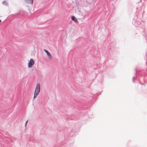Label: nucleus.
Instances as JSON below:
<instances>
[{"instance_id": "nucleus-1", "label": "nucleus", "mask_w": 147, "mask_h": 147, "mask_svg": "<svg viewBox=\"0 0 147 147\" xmlns=\"http://www.w3.org/2000/svg\"><path fill=\"white\" fill-rule=\"evenodd\" d=\"M40 90V85L37 84L36 86V89L34 94V98H35L39 93Z\"/></svg>"}, {"instance_id": "nucleus-2", "label": "nucleus", "mask_w": 147, "mask_h": 147, "mask_svg": "<svg viewBox=\"0 0 147 147\" xmlns=\"http://www.w3.org/2000/svg\"><path fill=\"white\" fill-rule=\"evenodd\" d=\"M34 62L33 59H31L28 63V67L29 68H31L32 66L34 65Z\"/></svg>"}, {"instance_id": "nucleus-3", "label": "nucleus", "mask_w": 147, "mask_h": 147, "mask_svg": "<svg viewBox=\"0 0 147 147\" xmlns=\"http://www.w3.org/2000/svg\"><path fill=\"white\" fill-rule=\"evenodd\" d=\"M44 51L45 52L47 53L48 57L50 59H51L52 58V56L50 53L47 50L44 49Z\"/></svg>"}, {"instance_id": "nucleus-4", "label": "nucleus", "mask_w": 147, "mask_h": 147, "mask_svg": "<svg viewBox=\"0 0 147 147\" xmlns=\"http://www.w3.org/2000/svg\"><path fill=\"white\" fill-rule=\"evenodd\" d=\"M135 71H136L135 75L133 77V78H132V82H135V80L136 79V76H137L136 74H137V70H136V69H135Z\"/></svg>"}, {"instance_id": "nucleus-5", "label": "nucleus", "mask_w": 147, "mask_h": 147, "mask_svg": "<svg viewBox=\"0 0 147 147\" xmlns=\"http://www.w3.org/2000/svg\"><path fill=\"white\" fill-rule=\"evenodd\" d=\"M25 2L28 4H32L33 0H25Z\"/></svg>"}, {"instance_id": "nucleus-6", "label": "nucleus", "mask_w": 147, "mask_h": 147, "mask_svg": "<svg viewBox=\"0 0 147 147\" xmlns=\"http://www.w3.org/2000/svg\"><path fill=\"white\" fill-rule=\"evenodd\" d=\"M71 19L72 20L76 22H78V20L77 19L75 18V17L74 16H72L71 17Z\"/></svg>"}, {"instance_id": "nucleus-7", "label": "nucleus", "mask_w": 147, "mask_h": 147, "mask_svg": "<svg viewBox=\"0 0 147 147\" xmlns=\"http://www.w3.org/2000/svg\"><path fill=\"white\" fill-rule=\"evenodd\" d=\"M2 3L6 6H8V3L7 1H3L2 2Z\"/></svg>"}, {"instance_id": "nucleus-8", "label": "nucleus", "mask_w": 147, "mask_h": 147, "mask_svg": "<svg viewBox=\"0 0 147 147\" xmlns=\"http://www.w3.org/2000/svg\"><path fill=\"white\" fill-rule=\"evenodd\" d=\"M27 122H28V121H27L26 122V123H25V125H26V124H27Z\"/></svg>"}, {"instance_id": "nucleus-9", "label": "nucleus", "mask_w": 147, "mask_h": 147, "mask_svg": "<svg viewBox=\"0 0 147 147\" xmlns=\"http://www.w3.org/2000/svg\"><path fill=\"white\" fill-rule=\"evenodd\" d=\"M1 21L0 20V23H1Z\"/></svg>"}]
</instances>
